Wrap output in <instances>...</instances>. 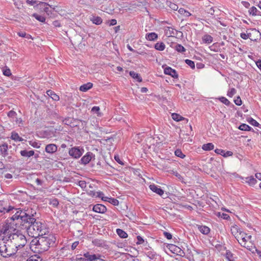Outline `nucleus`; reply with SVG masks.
<instances>
[{
  "label": "nucleus",
  "instance_id": "obj_18",
  "mask_svg": "<svg viewBox=\"0 0 261 261\" xmlns=\"http://www.w3.org/2000/svg\"><path fill=\"white\" fill-rule=\"evenodd\" d=\"M93 86V84L91 83H87V84L82 85L80 87V90L83 92H86L88 90L90 89Z\"/></svg>",
  "mask_w": 261,
  "mask_h": 261
},
{
  "label": "nucleus",
  "instance_id": "obj_26",
  "mask_svg": "<svg viewBox=\"0 0 261 261\" xmlns=\"http://www.w3.org/2000/svg\"><path fill=\"white\" fill-rule=\"evenodd\" d=\"M90 20L93 23L97 25L101 24L102 22V19L99 16H93Z\"/></svg>",
  "mask_w": 261,
  "mask_h": 261
},
{
  "label": "nucleus",
  "instance_id": "obj_59",
  "mask_svg": "<svg viewBox=\"0 0 261 261\" xmlns=\"http://www.w3.org/2000/svg\"><path fill=\"white\" fill-rule=\"evenodd\" d=\"M170 7L173 10H177L178 9V6L176 4L174 3H171L170 5Z\"/></svg>",
  "mask_w": 261,
  "mask_h": 261
},
{
  "label": "nucleus",
  "instance_id": "obj_6",
  "mask_svg": "<svg viewBox=\"0 0 261 261\" xmlns=\"http://www.w3.org/2000/svg\"><path fill=\"white\" fill-rule=\"evenodd\" d=\"M84 152V149L80 147H73L70 148L68 153L72 158L77 159L80 158Z\"/></svg>",
  "mask_w": 261,
  "mask_h": 261
},
{
  "label": "nucleus",
  "instance_id": "obj_36",
  "mask_svg": "<svg viewBox=\"0 0 261 261\" xmlns=\"http://www.w3.org/2000/svg\"><path fill=\"white\" fill-rule=\"evenodd\" d=\"M239 128L242 130L249 131L251 130V127L248 125L243 123L239 126Z\"/></svg>",
  "mask_w": 261,
  "mask_h": 261
},
{
  "label": "nucleus",
  "instance_id": "obj_60",
  "mask_svg": "<svg viewBox=\"0 0 261 261\" xmlns=\"http://www.w3.org/2000/svg\"><path fill=\"white\" fill-rule=\"evenodd\" d=\"M26 2L28 4H29L30 5H34L37 3L36 1L34 0H27Z\"/></svg>",
  "mask_w": 261,
  "mask_h": 261
},
{
  "label": "nucleus",
  "instance_id": "obj_17",
  "mask_svg": "<svg viewBox=\"0 0 261 261\" xmlns=\"http://www.w3.org/2000/svg\"><path fill=\"white\" fill-rule=\"evenodd\" d=\"M231 232L235 238H239L238 236L240 233L242 232V231L240 230L237 225L231 226Z\"/></svg>",
  "mask_w": 261,
  "mask_h": 261
},
{
  "label": "nucleus",
  "instance_id": "obj_40",
  "mask_svg": "<svg viewBox=\"0 0 261 261\" xmlns=\"http://www.w3.org/2000/svg\"><path fill=\"white\" fill-rule=\"evenodd\" d=\"M236 93V90L234 88H231L227 92V96L232 97Z\"/></svg>",
  "mask_w": 261,
  "mask_h": 261
},
{
  "label": "nucleus",
  "instance_id": "obj_7",
  "mask_svg": "<svg viewBox=\"0 0 261 261\" xmlns=\"http://www.w3.org/2000/svg\"><path fill=\"white\" fill-rule=\"evenodd\" d=\"M251 35H255L257 36L260 35V33L259 31L256 30L255 29H252L251 30V32L249 33H248L247 34L246 33H241L240 35L241 37L243 39H247L248 38H249L251 40H256V39L255 38H250Z\"/></svg>",
  "mask_w": 261,
  "mask_h": 261
},
{
  "label": "nucleus",
  "instance_id": "obj_8",
  "mask_svg": "<svg viewBox=\"0 0 261 261\" xmlns=\"http://www.w3.org/2000/svg\"><path fill=\"white\" fill-rule=\"evenodd\" d=\"M84 256L86 257L85 261H106L105 260L100 258L99 255L90 254L89 252L84 253Z\"/></svg>",
  "mask_w": 261,
  "mask_h": 261
},
{
  "label": "nucleus",
  "instance_id": "obj_64",
  "mask_svg": "<svg viewBox=\"0 0 261 261\" xmlns=\"http://www.w3.org/2000/svg\"><path fill=\"white\" fill-rule=\"evenodd\" d=\"M63 122L65 124L69 125L70 123H71V120L69 118H67V119H65L64 120H63Z\"/></svg>",
  "mask_w": 261,
  "mask_h": 261
},
{
  "label": "nucleus",
  "instance_id": "obj_15",
  "mask_svg": "<svg viewBox=\"0 0 261 261\" xmlns=\"http://www.w3.org/2000/svg\"><path fill=\"white\" fill-rule=\"evenodd\" d=\"M0 252L1 253V255L5 257L11 254V253H7V248L6 245L1 243H0Z\"/></svg>",
  "mask_w": 261,
  "mask_h": 261
},
{
  "label": "nucleus",
  "instance_id": "obj_22",
  "mask_svg": "<svg viewBox=\"0 0 261 261\" xmlns=\"http://www.w3.org/2000/svg\"><path fill=\"white\" fill-rule=\"evenodd\" d=\"M129 75L133 78V79H136L137 81L139 82H141L142 81V77H141V76L140 75V74H139L138 73L135 72V71H130L129 72Z\"/></svg>",
  "mask_w": 261,
  "mask_h": 261
},
{
  "label": "nucleus",
  "instance_id": "obj_3",
  "mask_svg": "<svg viewBox=\"0 0 261 261\" xmlns=\"http://www.w3.org/2000/svg\"><path fill=\"white\" fill-rule=\"evenodd\" d=\"M16 219V214L14 215L10 219L7 220V223L3 226L0 230V233L4 234L7 240L12 241L15 239V236L16 235V223L14 221Z\"/></svg>",
  "mask_w": 261,
  "mask_h": 261
},
{
  "label": "nucleus",
  "instance_id": "obj_10",
  "mask_svg": "<svg viewBox=\"0 0 261 261\" xmlns=\"http://www.w3.org/2000/svg\"><path fill=\"white\" fill-rule=\"evenodd\" d=\"M93 211L96 213L103 214L107 211V208L101 204H97L93 206Z\"/></svg>",
  "mask_w": 261,
  "mask_h": 261
},
{
  "label": "nucleus",
  "instance_id": "obj_33",
  "mask_svg": "<svg viewBox=\"0 0 261 261\" xmlns=\"http://www.w3.org/2000/svg\"><path fill=\"white\" fill-rule=\"evenodd\" d=\"M172 118L174 120L176 121H180L185 119V118L177 113L172 114Z\"/></svg>",
  "mask_w": 261,
  "mask_h": 261
},
{
  "label": "nucleus",
  "instance_id": "obj_56",
  "mask_svg": "<svg viewBox=\"0 0 261 261\" xmlns=\"http://www.w3.org/2000/svg\"><path fill=\"white\" fill-rule=\"evenodd\" d=\"M3 74L6 76H9L11 74V71L9 69H6L3 71Z\"/></svg>",
  "mask_w": 261,
  "mask_h": 261
},
{
  "label": "nucleus",
  "instance_id": "obj_24",
  "mask_svg": "<svg viewBox=\"0 0 261 261\" xmlns=\"http://www.w3.org/2000/svg\"><path fill=\"white\" fill-rule=\"evenodd\" d=\"M169 249L173 253L177 254L180 253L181 251V250L180 248L174 245H171L170 246Z\"/></svg>",
  "mask_w": 261,
  "mask_h": 261
},
{
  "label": "nucleus",
  "instance_id": "obj_1",
  "mask_svg": "<svg viewBox=\"0 0 261 261\" xmlns=\"http://www.w3.org/2000/svg\"><path fill=\"white\" fill-rule=\"evenodd\" d=\"M30 211L28 207L24 206L22 203H17V225L24 232H27L30 236L35 238L48 232L49 229L46 224L37 220Z\"/></svg>",
  "mask_w": 261,
  "mask_h": 261
},
{
  "label": "nucleus",
  "instance_id": "obj_63",
  "mask_svg": "<svg viewBox=\"0 0 261 261\" xmlns=\"http://www.w3.org/2000/svg\"><path fill=\"white\" fill-rule=\"evenodd\" d=\"M15 115V112H14V111H12V110L9 111L8 113V116L9 117H13Z\"/></svg>",
  "mask_w": 261,
  "mask_h": 261
},
{
  "label": "nucleus",
  "instance_id": "obj_30",
  "mask_svg": "<svg viewBox=\"0 0 261 261\" xmlns=\"http://www.w3.org/2000/svg\"><path fill=\"white\" fill-rule=\"evenodd\" d=\"M246 182L248 183L250 185H255L257 180L256 178H254L252 176L250 177H247L246 178Z\"/></svg>",
  "mask_w": 261,
  "mask_h": 261
},
{
  "label": "nucleus",
  "instance_id": "obj_57",
  "mask_svg": "<svg viewBox=\"0 0 261 261\" xmlns=\"http://www.w3.org/2000/svg\"><path fill=\"white\" fill-rule=\"evenodd\" d=\"M79 244V241H75L74 242H73L71 245V249L72 250H74L76 247L77 246V245Z\"/></svg>",
  "mask_w": 261,
  "mask_h": 261
},
{
  "label": "nucleus",
  "instance_id": "obj_38",
  "mask_svg": "<svg viewBox=\"0 0 261 261\" xmlns=\"http://www.w3.org/2000/svg\"><path fill=\"white\" fill-rule=\"evenodd\" d=\"M26 261H42V259L37 255H33L28 258Z\"/></svg>",
  "mask_w": 261,
  "mask_h": 261
},
{
  "label": "nucleus",
  "instance_id": "obj_54",
  "mask_svg": "<svg viewBox=\"0 0 261 261\" xmlns=\"http://www.w3.org/2000/svg\"><path fill=\"white\" fill-rule=\"evenodd\" d=\"M164 236L168 240H170L172 239V234L168 232H164Z\"/></svg>",
  "mask_w": 261,
  "mask_h": 261
},
{
  "label": "nucleus",
  "instance_id": "obj_50",
  "mask_svg": "<svg viewBox=\"0 0 261 261\" xmlns=\"http://www.w3.org/2000/svg\"><path fill=\"white\" fill-rule=\"evenodd\" d=\"M235 104L237 106H241L242 105V100L240 97L238 96L234 100Z\"/></svg>",
  "mask_w": 261,
  "mask_h": 261
},
{
  "label": "nucleus",
  "instance_id": "obj_16",
  "mask_svg": "<svg viewBox=\"0 0 261 261\" xmlns=\"http://www.w3.org/2000/svg\"><path fill=\"white\" fill-rule=\"evenodd\" d=\"M197 227L199 230L204 234H207L210 231V229L208 227L204 225H197Z\"/></svg>",
  "mask_w": 261,
  "mask_h": 261
},
{
  "label": "nucleus",
  "instance_id": "obj_62",
  "mask_svg": "<svg viewBox=\"0 0 261 261\" xmlns=\"http://www.w3.org/2000/svg\"><path fill=\"white\" fill-rule=\"evenodd\" d=\"M53 25L56 27H61V23L58 20H55L53 23Z\"/></svg>",
  "mask_w": 261,
  "mask_h": 261
},
{
  "label": "nucleus",
  "instance_id": "obj_45",
  "mask_svg": "<svg viewBox=\"0 0 261 261\" xmlns=\"http://www.w3.org/2000/svg\"><path fill=\"white\" fill-rule=\"evenodd\" d=\"M109 202L114 205H118L119 204V201L117 199L113 198H111V199H109Z\"/></svg>",
  "mask_w": 261,
  "mask_h": 261
},
{
  "label": "nucleus",
  "instance_id": "obj_20",
  "mask_svg": "<svg viewBox=\"0 0 261 261\" xmlns=\"http://www.w3.org/2000/svg\"><path fill=\"white\" fill-rule=\"evenodd\" d=\"M250 14L253 16L259 15L261 16V12L257 9V8L254 6L250 8L249 10Z\"/></svg>",
  "mask_w": 261,
  "mask_h": 261
},
{
  "label": "nucleus",
  "instance_id": "obj_27",
  "mask_svg": "<svg viewBox=\"0 0 261 261\" xmlns=\"http://www.w3.org/2000/svg\"><path fill=\"white\" fill-rule=\"evenodd\" d=\"M117 234L121 238H126L127 237V234L126 232L121 229L118 228L116 230Z\"/></svg>",
  "mask_w": 261,
  "mask_h": 261
},
{
  "label": "nucleus",
  "instance_id": "obj_47",
  "mask_svg": "<svg viewBox=\"0 0 261 261\" xmlns=\"http://www.w3.org/2000/svg\"><path fill=\"white\" fill-rule=\"evenodd\" d=\"M173 174L178 178V179L181 182L184 181V178L183 177L179 174L177 171H173Z\"/></svg>",
  "mask_w": 261,
  "mask_h": 261
},
{
  "label": "nucleus",
  "instance_id": "obj_48",
  "mask_svg": "<svg viewBox=\"0 0 261 261\" xmlns=\"http://www.w3.org/2000/svg\"><path fill=\"white\" fill-rule=\"evenodd\" d=\"M40 6V7H43V10L44 11L47 12L48 10V8L47 7V4L45 3H40L39 4Z\"/></svg>",
  "mask_w": 261,
  "mask_h": 261
},
{
  "label": "nucleus",
  "instance_id": "obj_41",
  "mask_svg": "<svg viewBox=\"0 0 261 261\" xmlns=\"http://www.w3.org/2000/svg\"><path fill=\"white\" fill-rule=\"evenodd\" d=\"M219 99L221 102H222L226 106H229L230 104L229 101L224 97H221L219 98Z\"/></svg>",
  "mask_w": 261,
  "mask_h": 261
},
{
  "label": "nucleus",
  "instance_id": "obj_42",
  "mask_svg": "<svg viewBox=\"0 0 261 261\" xmlns=\"http://www.w3.org/2000/svg\"><path fill=\"white\" fill-rule=\"evenodd\" d=\"M186 63L191 68L194 69L195 68V63L194 62L190 60L186 59L185 60Z\"/></svg>",
  "mask_w": 261,
  "mask_h": 261
},
{
  "label": "nucleus",
  "instance_id": "obj_37",
  "mask_svg": "<svg viewBox=\"0 0 261 261\" xmlns=\"http://www.w3.org/2000/svg\"><path fill=\"white\" fill-rule=\"evenodd\" d=\"M17 35H18L20 37L25 38L28 39H33L30 35L27 34L25 32H24L17 33Z\"/></svg>",
  "mask_w": 261,
  "mask_h": 261
},
{
  "label": "nucleus",
  "instance_id": "obj_9",
  "mask_svg": "<svg viewBox=\"0 0 261 261\" xmlns=\"http://www.w3.org/2000/svg\"><path fill=\"white\" fill-rule=\"evenodd\" d=\"M95 155L91 152H88L84 156H83L81 159V163L84 165H86L89 163L92 159L94 158Z\"/></svg>",
  "mask_w": 261,
  "mask_h": 261
},
{
  "label": "nucleus",
  "instance_id": "obj_35",
  "mask_svg": "<svg viewBox=\"0 0 261 261\" xmlns=\"http://www.w3.org/2000/svg\"><path fill=\"white\" fill-rule=\"evenodd\" d=\"M175 49L179 53H183L186 51L185 47L179 44H176L174 46Z\"/></svg>",
  "mask_w": 261,
  "mask_h": 261
},
{
  "label": "nucleus",
  "instance_id": "obj_49",
  "mask_svg": "<svg viewBox=\"0 0 261 261\" xmlns=\"http://www.w3.org/2000/svg\"><path fill=\"white\" fill-rule=\"evenodd\" d=\"M79 186L82 189H85L86 187V182L84 180H80L79 181Z\"/></svg>",
  "mask_w": 261,
  "mask_h": 261
},
{
  "label": "nucleus",
  "instance_id": "obj_19",
  "mask_svg": "<svg viewBox=\"0 0 261 261\" xmlns=\"http://www.w3.org/2000/svg\"><path fill=\"white\" fill-rule=\"evenodd\" d=\"M47 94L52 99L55 101H58L60 99L59 96L56 94L54 91L51 90H48L46 92Z\"/></svg>",
  "mask_w": 261,
  "mask_h": 261
},
{
  "label": "nucleus",
  "instance_id": "obj_61",
  "mask_svg": "<svg viewBox=\"0 0 261 261\" xmlns=\"http://www.w3.org/2000/svg\"><path fill=\"white\" fill-rule=\"evenodd\" d=\"M246 238H245V241L247 242V243H249V242H251V236H250V235H248L246 233Z\"/></svg>",
  "mask_w": 261,
  "mask_h": 261
},
{
  "label": "nucleus",
  "instance_id": "obj_13",
  "mask_svg": "<svg viewBox=\"0 0 261 261\" xmlns=\"http://www.w3.org/2000/svg\"><path fill=\"white\" fill-rule=\"evenodd\" d=\"M149 188L153 192L156 193L160 196H162L164 194V191L159 186H157L154 184L150 185L149 186Z\"/></svg>",
  "mask_w": 261,
  "mask_h": 261
},
{
  "label": "nucleus",
  "instance_id": "obj_4",
  "mask_svg": "<svg viewBox=\"0 0 261 261\" xmlns=\"http://www.w3.org/2000/svg\"><path fill=\"white\" fill-rule=\"evenodd\" d=\"M238 237L239 238H236V239L237 240L240 244L242 246L253 252V249L255 248V247L253 245V244L251 242H249V243H247L245 241L246 233L242 231V232L239 234Z\"/></svg>",
  "mask_w": 261,
  "mask_h": 261
},
{
  "label": "nucleus",
  "instance_id": "obj_21",
  "mask_svg": "<svg viewBox=\"0 0 261 261\" xmlns=\"http://www.w3.org/2000/svg\"><path fill=\"white\" fill-rule=\"evenodd\" d=\"M158 38V35L155 33H148L146 35V39L149 41H154Z\"/></svg>",
  "mask_w": 261,
  "mask_h": 261
},
{
  "label": "nucleus",
  "instance_id": "obj_12",
  "mask_svg": "<svg viewBox=\"0 0 261 261\" xmlns=\"http://www.w3.org/2000/svg\"><path fill=\"white\" fill-rule=\"evenodd\" d=\"M58 147L56 144H48L45 147V151L49 153H54L57 150Z\"/></svg>",
  "mask_w": 261,
  "mask_h": 261
},
{
  "label": "nucleus",
  "instance_id": "obj_32",
  "mask_svg": "<svg viewBox=\"0 0 261 261\" xmlns=\"http://www.w3.org/2000/svg\"><path fill=\"white\" fill-rule=\"evenodd\" d=\"M202 148L204 150H211L214 148V145L212 143H208L203 144Z\"/></svg>",
  "mask_w": 261,
  "mask_h": 261
},
{
  "label": "nucleus",
  "instance_id": "obj_25",
  "mask_svg": "<svg viewBox=\"0 0 261 261\" xmlns=\"http://www.w3.org/2000/svg\"><path fill=\"white\" fill-rule=\"evenodd\" d=\"M213 37L209 35H205L202 37V41L205 43L210 44L213 42Z\"/></svg>",
  "mask_w": 261,
  "mask_h": 261
},
{
  "label": "nucleus",
  "instance_id": "obj_14",
  "mask_svg": "<svg viewBox=\"0 0 261 261\" xmlns=\"http://www.w3.org/2000/svg\"><path fill=\"white\" fill-rule=\"evenodd\" d=\"M29 252L27 251H20L17 254L19 261H24L28 256Z\"/></svg>",
  "mask_w": 261,
  "mask_h": 261
},
{
  "label": "nucleus",
  "instance_id": "obj_5",
  "mask_svg": "<svg viewBox=\"0 0 261 261\" xmlns=\"http://www.w3.org/2000/svg\"><path fill=\"white\" fill-rule=\"evenodd\" d=\"M27 232H24L23 230L17 225V249L24 247L27 244V239L25 234Z\"/></svg>",
  "mask_w": 261,
  "mask_h": 261
},
{
  "label": "nucleus",
  "instance_id": "obj_51",
  "mask_svg": "<svg viewBox=\"0 0 261 261\" xmlns=\"http://www.w3.org/2000/svg\"><path fill=\"white\" fill-rule=\"evenodd\" d=\"M30 144L33 147L39 148L40 147V144L36 142H30Z\"/></svg>",
  "mask_w": 261,
  "mask_h": 261
},
{
  "label": "nucleus",
  "instance_id": "obj_11",
  "mask_svg": "<svg viewBox=\"0 0 261 261\" xmlns=\"http://www.w3.org/2000/svg\"><path fill=\"white\" fill-rule=\"evenodd\" d=\"M164 73L166 74L171 75L174 78L178 77V74L175 70L171 68L170 67H167L164 68Z\"/></svg>",
  "mask_w": 261,
  "mask_h": 261
},
{
  "label": "nucleus",
  "instance_id": "obj_2",
  "mask_svg": "<svg viewBox=\"0 0 261 261\" xmlns=\"http://www.w3.org/2000/svg\"><path fill=\"white\" fill-rule=\"evenodd\" d=\"M56 238L52 233L46 232V234L40 236L34 239L31 242L32 246H35L39 253H42L48 250L56 242Z\"/></svg>",
  "mask_w": 261,
  "mask_h": 261
},
{
  "label": "nucleus",
  "instance_id": "obj_53",
  "mask_svg": "<svg viewBox=\"0 0 261 261\" xmlns=\"http://www.w3.org/2000/svg\"><path fill=\"white\" fill-rule=\"evenodd\" d=\"M232 154H233V153L231 151H227L226 152L225 151L224 152V154H222V155L224 157H227V156H231V155H232Z\"/></svg>",
  "mask_w": 261,
  "mask_h": 261
},
{
  "label": "nucleus",
  "instance_id": "obj_39",
  "mask_svg": "<svg viewBox=\"0 0 261 261\" xmlns=\"http://www.w3.org/2000/svg\"><path fill=\"white\" fill-rule=\"evenodd\" d=\"M175 155L181 159H184L185 157V155L182 152L180 149H176L174 152Z\"/></svg>",
  "mask_w": 261,
  "mask_h": 261
},
{
  "label": "nucleus",
  "instance_id": "obj_29",
  "mask_svg": "<svg viewBox=\"0 0 261 261\" xmlns=\"http://www.w3.org/2000/svg\"><path fill=\"white\" fill-rule=\"evenodd\" d=\"M154 48L160 51L164 50L165 48V45L163 42H158L155 44Z\"/></svg>",
  "mask_w": 261,
  "mask_h": 261
},
{
  "label": "nucleus",
  "instance_id": "obj_34",
  "mask_svg": "<svg viewBox=\"0 0 261 261\" xmlns=\"http://www.w3.org/2000/svg\"><path fill=\"white\" fill-rule=\"evenodd\" d=\"M32 16L40 22H44L45 21V18L42 15H40L38 14L34 13L33 14Z\"/></svg>",
  "mask_w": 261,
  "mask_h": 261
},
{
  "label": "nucleus",
  "instance_id": "obj_58",
  "mask_svg": "<svg viewBox=\"0 0 261 261\" xmlns=\"http://www.w3.org/2000/svg\"><path fill=\"white\" fill-rule=\"evenodd\" d=\"M114 159L117 163L121 165H123V163L121 161L118 155H115Z\"/></svg>",
  "mask_w": 261,
  "mask_h": 261
},
{
  "label": "nucleus",
  "instance_id": "obj_28",
  "mask_svg": "<svg viewBox=\"0 0 261 261\" xmlns=\"http://www.w3.org/2000/svg\"><path fill=\"white\" fill-rule=\"evenodd\" d=\"M88 195L92 197H101V195H103V194L101 192H95L94 191H90L88 192Z\"/></svg>",
  "mask_w": 261,
  "mask_h": 261
},
{
  "label": "nucleus",
  "instance_id": "obj_52",
  "mask_svg": "<svg viewBox=\"0 0 261 261\" xmlns=\"http://www.w3.org/2000/svg\"><path fill=\"white\" fill-rule=\"evenodd\" d=\"M215 152L218 154H221L222 155V154H224L225 150L221 149H216L215 150Z\"/></svg>",
  "mask_w": 261,
  "mask_h": 261
},
{
  "label": "nucleus",
  "instance_id": "obj_46",
  "mask_svg": "<svg viewBox=\"0 0 261 261\" xmlns=\"http://www.w3.org/2000/svg\"><path fill=\"white\" fill-rule=\"evenodd\" d=\"M248 122L252 125L255 126H259V124L254 119L252 118H250V120Z\"/></svg>",
  "mask_w": 261,
  "mask_h": 261
},
{
  "label": "nucleus",
  "instance_id": "obj_55",
  "mask_svg": "<svg viewBox=\"0 0 261 261\" xmlns=\"http://www.w3.org/2000/svg\"><path fill=\"white\" fill-rule=\"evenodd\" d=\"M137 239L138 240L137 242V244H141L144 242V240L141 237L138 236H137Z\"/></svg>",
  "mask_w": 261,
  "mask_h": 261
},
{
  "label": "nucleus",
  "instance_id": "obj_44",
  "mask_svg": "<svg viewBox=\"0 0 261 261\" xmlns=\"http://www.w3.org/2000/svg\"><path fill=\"white\" fill-rule=\"evenodd\" d=\"M0 148L2 153H6L8 149V145L7 144H3L2 145L0 146Z\"/></svg>",
  "mask_w": 261,
  "mask_h": 261
},
{
  "label": "nucleus",
  "instance_id": "obj_43",
  "mask_svg": "<svg viewBox=\"0 0 261 261\" xmlns=\"http://www.w3.org/2000/svg\"><path fill=\"white\" fill-rule=\"evenodd\" d=\"M100 108L99 107H93L91 110V111L93 113H96L97 114V116H100V113H99Z\"/></svg>",
  "mask_w": 261,
  "mask_h": 261
},
{
  "label": "nucleus",
  "instance_id": "obj_31",
  "mask_svg": "<svg viewBox=\"0 0 261 261\" xmlns=\"http://www.w3.org/2000/svg\"><path fill=\"white\" fill-rule=\"evenodd\" d=\"M166 34L169 36H172V35H175V32H176L175 30L171 27H168L166 30Z\"/></svg>",
  "mask_w": 261,
  "mask_h": 261
},
{
  "label": "nucleus",
  "instance_id": "obj_23",
  "mask_svg": "<svg viewBox=\"0 0 261 261\" xmlns=\"http://www.w3.org/2000/svg\"><path fill=\"white\" fill-rule=\"evenodd\" d=\"M20 154L23 156L29 158L34 154V151L33 150L27 151L24 150L20 151Z\"/></svg>",
  "mask_w": 261,
  "mask_h": 261
}]
</instances>
